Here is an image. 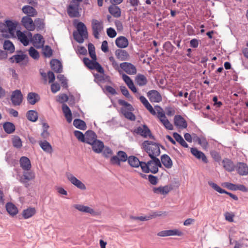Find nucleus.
Segmentation results:
<instances>
[{
	"label": "nucleus",
	"instance_id": "obj_64",
	"mask_svg": "<svg viewBox=\"0 0 248 248\" xmlns=\"http://www.w3.org/2000/svg\"><path fill=\"white\" fill-rule=\"evenodd\" d=\"M107 35L110 37V38H114L117 35V32L115 31V30L113 29L112 28H109L107 30Z\"/></svg>",
	"mask_w": 248,
	"mask_h": 248
},
{
	"label": "nucleus",
	"instance_id": "obj_17",
	"mask_svg": "<svg viewBox=\"0 0 248 248\" xmlns=\"http://www.w3.org/2000/svg\"><path fill=\"white\" fill-rule=\"evenodd\" d=\"M34 177L35 175L32 171H24L23 176L20 178V181L21 183L24 184L25 186L27 187L29 186L28 181L34 179Z\"/></svg>",
	"mask_w": 248,
	"mask_h": 248
},
{
	"label": "nucleus",
	"instance_id": "obj_40",
	"mask_svg": "<svg viewBox=\"0 0 248 248\" xmlns=\"http://www.w3.org/2000/svg\"><path fill=\"white\" fill-rule=\"evenodd\" d=\"M36 213L35 208L29 207L24 209L22 212V216L24 219H28L32 217Z\"/></svg>",
	"mask_w": 248,
	"mask_h": 248
},
{
	"label": "nucleus",
	"instance_id": "obj_34",
	"mask_svg": "<svg viewBox=\"0 0 248 248\" xmlns=\"http://www.w3.org/2000/svg\"><path fill=\"white\" fill-rule=\"evenodd\" d=\"M40 147L46 153H51L53 151L52 147L51 144L46 140L44 141L40 140L38 142Z\"/></svg>",
	"mask_w": 248,
	"mask_h": 248
},
{
	"label": "nucleus",
	"instance_id": "obj_36",
	"mask_svg": "<svg viewBox=\"0 0 248 248\" xmlns=\"http://www.w3.org/2000/svg\"><path fill=\"white\" fill-rule=\"evenodd\" d=\"M108 12L114 17L118 18L121 16V9L116 5H111L108 7Z\"/></svg>",
	"mask_w": 248,
	"mask_h": 248
},
{
	"label": "nucleus",
	"instance_id": "obj_52",
	"mask_svg": "<svg viewBox=\"0 0 248 248\" xmlns=\"http://www.w3.org/2000/svg\"><path fill=\"white\" fill-rule=\"evenodd\" d=\"M29 55L34 60H38L40 57L39 53L33 47L31 46L29 49Z\"/></svg>",
	"mask_w": 248,
	"mask_h": 248
},
{
	"label": "nucleus",
	"instance_id": "obj_37",
	"mask_svg": "<svg viewBox=\"0 0 248 248\" xmlns=\"http://www.w3.org/2000/svg\"><path fill=\"white\" fill-rule=\"evenodd\" d=\"M136 83L139 86H143L147 84L148 82L146 77L140 74H139L135 78Z\"/></svg>",
	"mask_w": 248,
	"mask_h": 248
},
{
	"label": "nucleus",
	"instance_id": "obj_3",
	"mask_svg": "<svg viewBox=\"0 0 248 248\" xmlns=\"http://www.w3.org/2000/svg\"><path fill=\"white\" fill-rule=\"evenodd\" d=\"M76 28L77 31L73 32V37L78 43H82L84 39L88 37L87 28L83 23L79 22L77 25Z\"/></svg>",
	"mask_w": 248,
	"mask_h": 248
},
{
	"label": "nucleus",
	"instance_id": "obj_48",
	"mask_svg": "<svg viewBox=\"0 0 248 248\" xmlns=\"http://www.w3.org/2000/svg\"><path fill=\"white\" fill-rule=\"evenodd\" d=\"M34 24L38 31L43 30L45 29V23L43 19L40 18H36L34 20Z\"/></svg>",
	"mask_w": 248,
	"mask_h": 248
},
{
	"label": "nucleus",
	"instance_id": "obj_47",
	"mask_svg": "<svg viewBox=\"0 0 248 248\" xmlns=\"http://www.w3.org/2000/svg\"><path fill=\"white\" fill-rule=\"evenodd\" d=\"M42 48V53L45 58H50L53 54V50L51 47L48 45L44 46Z\"/></svg>",
	"mask_w": 248,
	"mask_h": 248
},
{
	"label": "nucleus",
	"instance_id": "obj_22",
	"mask_svg": "<svg viewBox=\"0 0 248 248\" xmlns=\"http://www.w3.org/2000/svg\"><path fill=\"white\" fill-rule=\"evenodd\" d=\"M74 207L80 212L89 213L92 216H96L97 215V213L93 209L87 206H84L81 204H75Z\"/></svg>",
	"mask_w": 248,
	"mask_h": 248
},
{
	"label": "nucleus",
	"instance_id": "obj_13",
	"mask_svg": "<svg viewBox=\"0 0 248 248\" xmlns=\"http://www.w3.org/2000/svg\"><path fill=\"white\" fill-rule=\"evenodd\" d=\"M208 184L210 186H211L214 190L216 191L219 192V193L223 194L225 193L228 195L230 197L233 199L235 201H237L238 200V197L233 194L232 193L229 192L224 189H222L219 186H218L216 183H214L211 181L208 182Z\"/></svg>",
	"mask_w": 248,
	"mask_h": 248
},
{
	"label": "nucleus",
	"instance_id": "obj_60",
	"mask_svg": "<svg viewBox=\"0 0 248 248\" xmlns=\"http://www.w3.org/2000/svg\"><path fill=\"white\" fill-rule=\"evenodd\" d=\"M199 140V142L198 143L203 149H207L208 147V143L204 137H202L201 139Z\"/></svg>",
	"mask_w": 248,
	"mask_h": 248
},
{
	"label": "nucleus",
	"instance_id": "obj_57",
	"mask_svg": "<svg viewBox=\"0 0 248 248\" xmlns=\"http://www.w3.org/2000/svg\"><path fill=\"white\" fill-rule=\"evenodd\" d=\"M103 150V155L106 158L109 157L112 154L113 152L112 150L108 146H104V148Z\"/></svg>",
	"mask_w": 248,
	"mask_h": 248
},
{
	"label": "nucleus",
	"instance_id": "obj_8",
	"mask_svg": "<svg viewBox=\"0 0 248 248\" xmlns=\"http://www.w3.org/2000/svg\"><path fill=\"white\" fill-rule=\"evenodd\" d=\"M92 28L94 37L98 39L99 38V32L103 29V22L101 21L100 22L96 19H93L92 21Z\"/></svg>",
	"mask_w": 248,
	"mask_h": 248
},
{
	"label": "nucleus",
	"instance_id": "obj_7",
	"mask_svg": "<svg viewBox=\"0 0 248 248\" xmlns=\"http://www.w3.org/2000/svg\"><path fill=\"white\" fill-rule=\"evenodd\" d=\"M128 157L125 152L119 151L117 153V155H114L110 158V162L113 165H121V162H125Z\"/></svg>",
	"mask_w": 248,
	"mask_h": 248
},
{
	"label": "nucleus",
	"instance_id": "obj_5",
	"mask_svg": "<svg viewBox=\"0 0 248 248\" xmlns=\"http://www.w3.org/2000/svg\"><path fill=\"white\" fill-rule=\"evenodd\" d=\"M133 133L139 135L144 138L149 137L152 140H155V136L152 134L150 129L146 124H143L142 126H138L133 130Z\"/></svg>",
	"mask_w": 248,
	"mask_h": 248
},
{
	"label": "nucleus",
	"instance_id": "obj_62",
	"mask_svg": "<svg viewBox=\"0 0 248 248\" xmlns=\"http://www.w3.org/2000/svg\"><path fill=\"white\" fill-rule=\"evenodd\" d=\"M121 91L122 94L124 95L127 98H132L131 96L130 95L129 92L127 88L124 86H121L120 87Z\"/></svg>",
	"mask_w": 248,
	"mask_h": 248
},
{
	"label": "nucleus",
	"instance_id": "obj_46",
	"mask_svg": "<svg viewBox=\"0 0 248 248\" xmlns=\"http://www.w3.org/2000/svg\"><path fill=\"white\" fill-rule=\"evenodd\" d=\"M26 58H27V56L26 54H17L11 57L10 58V60L12 63L14 62H15L16 63H19L20 62L25 60Z\"/></svg>",
	"mask_w": 248,
	"mask_h": 248
},
{
	"label": "nucleus",
	"instance_id": "obj_39",
	"mask_svg": "<svg viewBox=\"0 0 248 248\" xmlns=\"http://www.w3.org/2000/svg\"><path fill=\"white\" fill-rule=\"evenodd\" d=\"M6 209L8 213L12 216H15L18 213L17 207L11 202H8L6 204Z\"/></svg>",
	"mask_w": 248,
	"mask_h": 248
},
{
	"label": "nucleus",
	"instance_id": "obj_35",
	"mask_svg": "<svg viewBox=\"0 0 248 248\" xmlns=\"http://www.w3.org/2000/svg\"><path fill=\"white\" fill-rule=\"evenodd\" d=\"M161 161L163 165L167 169L172 167L173 163L170 157L167 155H163L161 156Z\"/></svg>",
	"mask_w": 248,
	"mask_h": 248
},
{
	"label": "nucleus",
	"instance_id": "obj_32",
	"mask_svg": "<svg viewBox=\"0 0 248 248\" xmlns=\"http://www.w3.org/2000/svg\"><path fill=\"white\" fill-rule=\"evenodd\" d=\"M171 188L168 186H159L158 187H154L153 188V191L155 194H160L162 195H166L168 194Z\"/></svg>",
	"mask_w": 248,
	"mask_h": 248
},
{
	"label": "nucleus",
	"instance_id": "obj_19",
	"mask_svg": "<svg viewBox=\"0 0 248 248\" xmlns=\"http://www.w3.org/2000/svg\"><path fill=\"white\" fill-rule=\"evenodd\" d=\"M97 135L96 133L92 130H88L85 132V143L91 145L97 140Z\"/></svg>",
	"mask_w": 248,
	"mask_h": 248
},
{
	"label": "nucleus",
	"instance_id": "obj_45",
	"mask_svg": "<svg viewBox=\"0 0 248 248\" xmlns=\"http://www.w3.org/2000/svg\"><path fill=\"white\" fill-rule=\"evenodd\" d=\"M17 36L20 41L23 44L24 46L28 45L29 41L27 36L20 31H17Z\"/></svg>",
	"mask_w": 248,
	"mask_h": 248
},
{
	"label": "nucleus",
	"instance_id": "obj_26",
	"mask_svg": "<svg viewBox=\"0 0 248 248\" xmlns=\"http://www.w3.org/2000/svg\"><path fill=\"white\" fill-rule=\"evenodd\" d=\"M20 167L26 171L30 170L31 165L30 159L26 156H22L19 160Z\"/></svg>",
	"mask_w": 248,
	"mask_h": 248
},
{
	"label": "nucleus",
	"instance_id": "obj_25",
	"mask_svg": "<svg viewBox=\"0 0 248 248\" xmlns=\"http://www.w3.org/2000/svg\"><path fill=\"white\" fill-rule=\"evenodd\" d=\"M115 55L118 60L124 61L127 60L129 57L128 53L125 50L118 49L115 52Z\"/></svg>",
	"mask_w": 248,
	"mask_h": 248
},
{
	"label": "nucleus",
	"instance_id": "obj_58",
	"mask_svg": "<svg viewBox=\"0 0 248 248\" xmlns=\"http://www.w3.org/2000/svg\"><path fill=\"white\" fill-rule=\"evenodd\" d=\"M155 108L157 111V117L159 119L160 121H161V120L165 119L166 117L162 110V108L159 106H156Z\"/></svg>",
	"mask_w": 248,
	"mask_h": 248
},
{
	"label": "nucleus",
	"instance_id": "obj_51",
	"mask_svg": "<svg viewBox=\"0 0 248 248\" xmlns=\"http://www.w3.org/2000/svg\"><path fill=\"white\" fill-rule=\"evenodd\" d=\"M88 51L89 55L93 60H96V55L95 54V47L92 43L88 44Z\"/></svg>",
	"mask_w": 248,
	"mask_h": 248
},
{
	"label": "nucleus",
	"instance_id": "obj_30",
	"mask_svg": "<svg viewBox=\"0 0 248 248\" xmlns=\"http://www.w3.org/2000/svg\"><path fill=\"white\" fill-rule=\"evenodd\" d=\"M115 44L119 48H124L128 46V41L125 37L122 36L116 39Z\"/></svg>",
	"mask_w": 248,
	"mask_h": 248
},
{
	"label": "nucleus",
	"instance_id": "obj_42",
	"mask_svg": "<svg viewBox=\"0 0 248 248\" xmlns=\"http://www.w3.org/2000/svg\"><path fill=\"white\" fill-rule=\"evenodd\" d=\"M73 125L76 128L81 130H85L87 127L85 122L79 119H75L73 121Z\"/></svg>",
	"mask_w": 248,
	"mask_h": 248
},
{
	"label": "nucleus",
	"instance_id": "obj_14",
	"mask_svg": "<svg viewBox=\"0 0 248 248\" xmlns=\"http://www.w3.org/2000/svg\"><path fill=\"white\" fill-rule=\"evenodd\" d=\"M147 95L151 102L159 103L162 101V96L156 90H150L147 93Z\"/></svg>",
	"mask_w": 248,
	"mask_h": 248
},
{
	"label": "nucleus",
	"instance_id": "obj_11",
	"mask_svg": "<svg viewBox=\"0 0 248 248\" xmlns=\"http://www.w3.org/2000/svg\"><path fill=\"white\" fill-rule=\"evenodd\" d=\"M22 25L29 31H33L35 29V25L31 17L23 16L21 19Z\"/></svg>",
	"mask_w": 248,
	"mask_h": 248
},
{
	"label": "nucleus",
	"instance_id": "obj_29",
	"mask_svg": "<svg viewBox=\"0 0 248 248\" xmlns=\"http://www.w3.org/2000/svg\"><path fill=\"white\" fill-rule=\"evenodd\" d=\"M91 145L93 152L97 154L102 153L104 148L103 142L98 140L95 141Z\"/></svg>",
	"mask_w": 248,
	"mask_h": 248
},
{
	"label": "nucleus",
	"instance_id": "obj_20",
	"mask_svg": "<svg viewBox=\"0 0 248 248\" xmlns=\"http://www.w3.org/2000/svg\"><path fill=\"white\" fill-rule=\"evenodd\" d=\"M222 165L224 169L228 172H232L235 170L236 166L233 162L228 158H224L222 161Z\"/></svg>",
	"mask_w": 248,
	"mask_h": 248
},
{
	"label": "nucleus",
	"instance_id": "obj_55",
	"mask_svg": "<svg viewBox=\"0 0 248 248\" xmlns=\"http://www.w3.org/2000/svg\"><path fill=\"white\" fill-rule=\"evenodd\" d=\"M167 214L166 212L162 211H155L152 212L149 216L150 219L155 218L157 217H160L161 216H166Z\"/></svg>",
	"mask_w": 248,
	"mask_h": 248
},
{
	"label": "nucleus",
	"instance_id": "obj_18",
	"mask_svg": "<svg viewBox=\"0 0 248 248\" xmlns=\"http://www.w3.org/2000/svg\"><path fill=\"white\" fill-rule=\"evenodd\" d=\"M33 46L36 48H41L43 47L45 44V40L42 35L39 33L35 34L33 37Z\"/></svg>",
	"mask_w": 248,
	"mask_h": 248
},
{
	"label": "nucleus",
	"instance_id": "obj_33",
	"mask_svg": "<svg viewBox=\"0 0 248 248\" xmlns=\"http://www.w3.org/2000/svg\"><path fill=\"white\" fill-rule=\"evenodd\" d=\"M140 102L143 104L144 107L149 110V111L153 115H156V112L152 107V105L149 103L148 101L144 96L140 97Z\"/></svg>",
	"mask_w": 248,
	"mask_h": 248
},
{
	"label": "nucleus",
	"instance_id": "obj_59",
	"mask_svg": "<svg viewBox=\"0 0 248 248\" xmlns=\"http://www.w3.org/2000/svg\"><path fill=\"white\" fill-rule=\"evenodd\" d=\"M161 122L164 125V126L166 127V129L168 130H172L173 128V125L170 124L169 121L166 118L163 120H161Z\"/></svg>",
	"mask_w": 248,
	"mask_h": 248
},
{
	"label": "nucleus",
	"instance_id": "obj_31",
	"mask_svg": "<svg viewBox=\"0 0 248 248\" xmlns=\"http://www.w3.org/2000/svg\"><path fill=\"white\" fill-rule=\"evenodd\" d=\"M27 99L30 104L34 105L40 100V97L37 93L31 92L28 94Z\"/></svg>",
	"mask_w": 248,
	"mask_h": 248
},
{
	"label": "nucleus",
	"instance_id": "obj_1",
	"mask_svg": "<svg viewBox=\"0 0 248 248\" xmlns=\"http://www.w3.org/2000/svg\"><path fill=\"white\" fill-rule=\"evenodd\" d=\"M142 146L150 158L156 157L160 154L159 144L152 141L145 140L142 143Z\"/></svg>",
	"mask_w": 248,
	"mask_h": 248
},
{
	"label": "nucleus",
	"instance_id": "obj_12",
	"mask_svg": "<svg viewBox=\"0 0 248 248\" xmlns=\"http://www.w3.org/2000/svg\"><path fill=\"white\" fill-rule=\"evenodd\" d=\"M183 234L182 232L178 229L167 230L162 231L157 233V235L161 237L177 235L181 236Z\"/></svg>",
	"mask_w": 248,
	"mask_h": 248
},
{
	"label": "nucleus",
	"instance_id": "obj_2",
	"mask_svg": "<svg viewBox=\"0 0 248 248\" xmlns=\"http://www.w3.org/2000/svg\"><path fill=\"white\" fill-rule=\"evenodd\" d=\"M152 160L142 163V171L146 173L151 172L155 174L158 171V167H161L160 160L157 157L151 158Z\"/></svg>",
	"mask_w": 248,
	"mask_h": 248
},
{
	"label": "nucleus",
	"instance_id": "obj_49",
	"mask_svg": "<svg viewBox=\"0 0 248 248\" xmlns=\"http://www.w3.org/2000/svg\"><path fill=\"white\" fill-rule=\"evenodd\" d=\"M6 28H7L9 31V32L11 34H13L14 31L16 30V23H15L12 21L7 20L5 21Z\"/></svg>",
	"mask_w": 248,
	"mask_h": 248
},
{
	"label": "nucleus",
	"instance_id": "obj_63",
	"mask_svg": "<svg viewBox=\"0 0 248 248\" xmlns=\"http://www.w3.org/2000/svg\"><path fill=\"white\" fill-rule=\"evenodd\" d=\"M148 180L149 182L153 185H156L158 183V179L156 176L152 174L148 175Z\"/></svg>",
	"mask_w": 248,
	"mask_h": 248
},
{
	"label": "nucleus",
	"instance_id": "obj_41",
	"mask_svg": "<svg viewBox=\"0 0 248 248\" xmlns=\"http://www.w3.org/2000/svg\"><path fill=\"white\" fill-rule=\"evenodd\" d=\"M3 128L5 132L7 134L13 133L16 129L14 124L9 122H6L3 124Z\"/></svg>",
	"mask_w": 248,
	"mask_h": 248
},
{
	"label": "nucleus",
	"instance_id": "obj_24",
	"mask_svg": "<svg viewBox=\"0 0 248 248\" xmlns=\"http://www.w3.org/2000/svg\"><path fill=\"white\" fill-rule=\"evenodd\" d=\"M51 69L57 73H61L62 71V66L60 61L53 59L50 62Z\"/></svg>",
	"mask_w": 248,
	"mask_h": 248
},
{
	"label": "nucleus",
	"instance_id": "obj_21",
	"mask_svg": "<svg viewBox=\"0 0 248 248\" xmlns=\"http://www.w3.org/2000/svg\"><path fill=\"white\" fill-rule=\"evenodd\" d=\"M190 150L191 154L197 159H201L203 162L205 163H208V159L203 153L199 151L196 148H191Z\"/></svg>",
	"mask_w": 248,
	"mask_h": 248
},
{
	"label": "nucleus",
	"instance_id": "obj_54",
	"mask_svg": "<svg viewBox=\"0 0 248 248\" xmlns=\"http://www.w3.org/2000/svg\"><path fill=\"white\" fill-rule=\"evenodd\" d=\"M74 135L78 139V140L84 142L85 140V134L84 135L82 132L78 130H75L74 132Z\"/></svg>",
	"mask_w": 248,
	"mask_h": 248
},
{
	"label": "nucleus",
	"instance_id": "obj_56",
	"mask_svg": "<svg viewBox=\"0 0 248 248\" xmlns=\"http://www.w3.org/2000/svg\"><path fill=\"white\" fill-rule=\"evenodd\" d=\"M94 77L95 78V81L97 80L99 82H103L106 81L107 79L109 78V76H106L103 74V75H99L98 74H94Z\"/></svg>",
	"mask_w": 248,
	"mask_h": 248
},
{
	"label": "nucleus",
	"instance_id": "obj_38",
	"mask_svg": "<svg viewBox=\"0 0 248 248\" xmlns=\"http://www.w3.org/2000/svg\"><path fill=\"white\" fill-rule=\"evenodd\" d=\"M62 109L64 116L68 123H71L72 120V113L70 109L65 104L62 105Z\"/></svg>",
	"mask_w": 248,
	"mask_h": 248
},
{
	"label": "nucleus",
	"instance_id": "obj_23",
	"mask_svg": "<svg viewBox=\"0 0 248 248\" xmlns=\"http://www.w3.org/2000/svg\"><path fill=\"white\" fill-rule=\"evenodd\" d=\"M235 168L237 173L240 175H246L248 174V167L246 163L238 162Z\"/></svg>",
	"mask_w": 248,
	"mask_h": 248
},
{
	"label": "nucleus",
	"instance_id": "obj_28",
	"mask_svg": "<svg viewBox=\"0 0 248 248\" xmlns=\"http://www.w3.org/2000/svg\"><path fill=\"white\" fill-rule=\"evenodd\" d=\"M22 10L24 14L27 15L26 16H29L30 17L35 16L37 15L36 10L33 7L29 5H25L23 6Z\"/></svg>",
	"mask_w": 248,
	"mask_h": 248
},
{
	"label": "nucleus",
	"instance_id": "obj_44",
	"mask_svg": "<svg viewBox=\"0 0 248 248\" xmlns=\"http://www.w3.org/2000/svg\"><path fill=\"white\" fill-rule=\"evenodd\" d=\"M173 137L175 139V140L179 142L181 145L185 148H188V145L187 143L184 140L183 137L178 133L175 132L173 134Z\"/></svg>",
	"mask_w": 248,
	"mask_h": 248
},
{
	"label": "nucleus",
	"instance_id": "obj_4",
	"mask_svg": "<svg viewBox=\"0 0 248 248\" xmlns=\"http://www.w3.org/2000/svg\"><path fill=\"white\" fill-rule=\"evenodd\" d=\"M118 103L120 105L123 107L121 108V112L123 115L127 119L131 121H135L136 117L135 115L132 112L134 110L133 106L125 101L119 99Z\"/></svg>",
	"mask_w": 248,
	"mask_h": 248
},
{
	"label": "nucleus",
	"instance_id": "obj_10",
	"mask_svg": "<svg viewBox=\"0 0 248 248\" xmlns=\"http://www.w3.org/2000/svg\"><path fill=\"white\" fill-rule=\"evenodd\" d=\"M66 176L68 180L78 188L81 190H85L86 189L85 185L81 181L75 177L72 174L66 173Z\"/></svg>",
	"mask_w": 248,
	"mask_h": 248
},
{
	"label": "nucleus",
	"instance_id": "obj_16",
	"mask_svg": "<svg viewBox=\"0 0 248 248\" xmlns=\"http://www.w3.org/2000/svg\"><path fill=\"white\" fill-rule=\"evenodd\" d=\"M174 123L175 125L179 128H186L187 126L186 121L180 115L175 116L174 118Z\"/></svg>",
	"mask_w": 248,
	"mask_h": 248
},
{
	"label": "nucleus",
	"instance_id": "obj_61",
	"mask_svg": "<svg viewBox=\"0 0 248 248\" xmlns=\"http://www.w3.org/2000/svg\"><path fill=\"white\" fill-rule=\"evenodd\" d=\"M163 47L166 51L171 52L174 46L170 42L167 41L164 44Z\"/></svg>",
	"mask_w": 248,
	"mask_h": 248
},
{
	"label": "nucleus",
	"instance_id": "obj_43",
	"mask_svg": "<svg viewBox=\"0 0 248 248\" xmlns=\"http://www.w3.org/2000/svg\"><path fill=\"white\" fill-rule=\"evenodd\" d=\"M27 119L31 122H35L38 119V113L35 110H30L27 112Z\"/></svg>",
	"mask_w": 248,
	"mask_h": 248
},
{
	"label": "nucleus",
	"instance_id": "obj_9",
	"mask_svg": "<svg viewBox=\"0 0 248 248\" xmlns=\"http://www.w3.org/2000/svg\"><path fill=\"white\" fill-rule=\"evenodd\" d=\"M11 100L14 106L20 105L23 100V95L19 90H16L12 92Z\"/></svg>",
	"mask_w": 248,
	"mask_h": 248
},
{
	"label": "nucleus",
	"instance_id": "obj_15",
	"mask_svg": "<svg viewBox=\"0 0 248 248\" xmlns=\"http://www.w3.org/2000/svg\"><path fill=\"white\" fill-rule=\"evenodd\" d=\"M120 66L129 75H134L136 74L137 69L136 67L130 62H124L120 64Z\"/></svg>",
	"mask_w": 248,
	"mask_h": 248
},
{
	"label": "nucleus",
	"instance_id": "obj_6",
	"mask_svg": "<svg viewBox=\"0 0 248 248\" xmlns=\"http://www.w3.org/2000/svg\"><path fill=\"white\" fill-rule=\"evenodd\" d=\"M80 3L74 0L70 1L67 7V14L70 17H78L80 16L79 7Z\"/></svg>",
	"mask_w": 248,
	"mask_h": 248
},
{
	"label": "nucleus",
	"instance_id": "obj_53",
	"mask_svg": "<svg viewBox=\"0 0 248 248\" xmlns=\"http://www.w3.org/2000/svg\"><path fill=\"white\" fill-rule=\"evenodd\" d=\"M13 146L16 148H20L22 146V141L18 136H15L12 140Z\"/></svg>",
	"mask_w": 248,
	"mask_h": 248
},
{
	"label": "nucleus",
	"instance_id": "obj_50",
	"mask_svg": "<svg viewBox=\"0 0 248 248\" xmlns=\"http://www.w3.org/2000/svg\"><path fill=\"white\" fill-rule=\"evenodd\" d=\"M3 48L5 50L9 51L10 53H13L15 50V46L10 40H5L4 41Z\"/></svg>",
	"mask_w": 248,
	"mask_h": 248
},
{
	"label": "nucleus",
	"instance_id": "obj_27",
	"mask_svg": "<svg viewBox=\"0 0 248 248\" xmlns=\"http://www.w3.org/2000/svg\"><path fill=\"white\" fill-rule=\"evenodd\" d=\"M127 161L129 165L132 167L134 168H138L139 166H140L141 168V166H143V165H142V163L144 162L143 161H140L138 157L133 155L129 156L128 158Z\"/></svg>",
	"mask_w": 248,
	"mask_h": 248
}]
</instances>
